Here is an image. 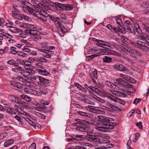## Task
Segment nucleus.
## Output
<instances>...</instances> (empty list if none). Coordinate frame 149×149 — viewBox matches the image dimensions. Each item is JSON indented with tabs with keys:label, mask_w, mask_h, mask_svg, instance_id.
I'll return each mask as SVG.
<instances>
[{
	"label": "nucleus",
	"mask_w": 149,
	"mask_h": 149,
	"mask_svg": "<svg viewBox=\"0 0 149 149\" xmlns=\"http://www.w3.org/2000/svg\"><path fill=\"white\" fill-rule=\"evenodd\" d=\"M97 118L99 121L104 123L99 125V126L96 127V129L97 130L107 132L114 128L115 123L111 122L114 120L113 119L102 116H98Z\"/></svg>",
	"instance_id": "f257e3e1"
},
{
	"label": "nucleus",
	"mask_w": 149,
	"mask_h": 149,
	"mask_svg": "<svg viewBox=\"0 0 149 149\" xmlns=\"http://www.w3.org/2000/svg\"><path fill=\"white\" fill-rule=\"evenodd\" d=\"M22 8L25 13L27 14H31L37 17L44 22L47 21L46 17L49 16H49H51L50 15L48 14L45 11L40 9L38 10V11H37L26 6H24Z\"/></svg>",
	"instance_id": "f03ea898"
},
{
	"label": "nucleus",
	"mask_w": 149,
	"mask_h": 149,
	"mask_svg": "<svg viewBox=\"0 0 149 149\" xmlns=\"http://www.w3.org/2000/svg\"><path fill=\"white\" fill-rule=\"evenodd\" d=\"M139 40L136 42L134 43V47L143 51L147 52L149 48V36L145 34L142 36H139L138 38Z\"/></svg>",
	"instance_id": "7ed1b4c3"
},
{
	"label": "nucleus",
	"mask_w": 149,
	"mask_h": 149,
	"mask_svg": "<svg viewBox=\"0 0 149 149\" xmlns=\"http://www.w3.org/2000/svg\"><path fill=\"white\" fill-rule=\"evenodd\" d=\"M76 129L80 131L87 132V136H86V139L88 141L94 142L101 143L100 139L93 135V131H88L87 128L85 126L77 127Z\"/></svg>",
	"instance_id": "20e7f679"
},
{
	"label": "nucleus",
	"mask_w": 149,
	"mask_h": 149,
	"mask_svg": "<svg viewBox=\"0 0 149 149\" xmlns=\"http://www.w3.org/2000/svg\"><path fill=\"white\" fill-rule=\"evenodd\" d=\"M12 70L15 72H17L19 71H22L21 72V74L24 77H28L30 74L31 72L29 71H27L24 70V68L22 66H19L18 63L15 65L14 68L12 69Z\"/></svg>",
	"instance_id": "39448f33"
},
{
	"label": "nucleus",
	"mask_w": 149,
	"mask_h": 149,
	"mask_svg": "<svg viewBox=\"0 0 149 149\" xmlns=\"http://www.w3.org/2000/svg\"><path fill=\"white\" fill-rule=\"evenodd\" d=\"M96 54L97 55V56L104 54L114 55L118 56L120 55L119 53L107 48L101 49L99 52L96 53Z\"/></svg>",
	"instance_id": "423d86ee"
},
{
	"label": "nucleus",
	"mask_w": 149,
	"mask_h": 149,
	"mask_svg": "<svg viewBox=\"0 0 149 149\" xmlns=\"http://www.w3.org/2000/svg\"><path fill=\"white\" fill-rule=\"evenodd\" d=\"M35 65H36L35 68L36 70L41 75L46 76L49 74V73L46 70L42 67V63L37 62L35 63Z\"/></svg>",
	"instance_id": "0eeeda50"
},
{
	"label": "nucleus",
	"mask_w": 149,
	"mask_h": 149,
	"mask_svg": "<svg viewBox=\"0 0 149 149\" xmlns=\"http://www.w3.org/2000/svg\"><path fill=\"white\" fill-rule=\"evenodd\" d=\"M8 98L9 100L13 104L16 103L21 104L23 106H26V102L22 101L19 98H18L13 95H10L8 96Z\"/></svg>",
	"instance_id": "6e6552de"
},
{
	"label": "nucleus",
	"mask_w": 149,
	"mask_h": 149,
	"mask_svg": "<svg viewBox=\"0 0 149 149\" xmlns=\"http://www.w3.org/2000/svg\"><path fill=\"white\" fill-rule=\"evenodd\" d=\"M104 97H107L110 100L115 102H118L121 104L124 105L125 104V102L124 101L114 96L107 92H105L104 93Z\"/></svg>",
	"instance_id": "1a4fd4ad"
},
{
	"label": "nucleus",
	"mask_w": 149,
	"mask_h": 149,
	"mask_svg": "<svg viewBox=\"0 0 149 149\" xmlns=\"http://www.w3.org/2000/svg\"><path fill=\"white\" fill-rule=\"evenodd\" d=\"M58 25L57 27L59 34L61 37H63L64 35V33L67 32V29L61 24H58Z\"/></svg>",
	"instance_id": "9d476101"
},
{
	"label": "nucleus",
	"mask_w": 149,
	"mask_h": 149,
	"mask_svg": "<svg viewBox=\"0 0 149 149\" xmlns=\"http://www.w3.org/2000/svg\"><path fill=\"white\" fill-rule=\"evenodd\" d=\"M25 91L28 93L35 95L40 96L42 95L41 92L29 88H26Z\"/></svg>",
	"instance_id": "9b49d317"
},
{
	"label": "nucleus",
	"mask_w": 149,
	"mask_h": 149,
	"mask_svg": "<svg viewBox=\"0 0 149 149\" xmlns=\"http://www.w3.org/2000/svg\"><path fill=\"white\" fill-rule=\"evenodd\" d=\"M116 81L118 84L123 86L127 88H132V86L131 84L125 81L122 79L118 78L116 79Z\"/></svg>",
	"instance_id": "f8f14e48"
},
{
	"label": "nucleus",
	"mask_w": 149,
	"mask_h": 149,
	"mask_svg": "<svg viewBox=\"0 0 149 149\" xmlns=\"http://www.w3.org/2000/svg\"><path fill=\"white\" fill-rule=\"evenodd\" d=\"M85 108L86 109L93 112H95L99 113H101L102 112V111L97 109V107H94L90 105L86 106Z\"/></svg>",
	"instance_id": "ddd939ff"
},
{
	"label": "nucleus",
	"mask_w": 149,
	"mask_h": 149,
	"mask_svg": "<svg viewBox=\"0 0 149 149\" xmlns=\"http://www.w3.org/2000/svg\"><path fill=\"white\" fill-rule=\"evenodd\" d=\"M10 82L11 86L19 88H22L24 86L22 84L15 81L10 80Z\"/></svg>",
	"instance_id": "4468645a"
},
{
	"label": "nucleus",
	"mask_w": 149,
	"mask_h": 149,
	"mask_svg": "<svg viewBox=\"0 0 149 149\" xmlns=\"http://www.w3.org/2000/svg\"><path fill=\"white\" fill-rule=\"evenodd\" d=\"M17 18L19 20H21L24 19L28 22H31V21L30 18L23 14H20L18 16Z\"/></svg>",
	"instance_id": "2eb2a0df"
},
{
	"label": "nucleus",
	"mask_w": 149,
	"mask_h": 149,
	"mask_svg": "<svg viewBox=\"0 0 149 149\" xmlns=\"http://www.w3.org/2000/svg\"><path fill=\"white\" fill-rule=\"evenodd\" d=\"M24 68V70L27 71H29L32 72L31 70L32 69V66L31 64V63L28 61H26V63L23 67H22Z\"/></svg>",
	"instance_id": "dca6fc26"
},
{
	"label": "nucleus",
	"mask_w": 149,
	"mask_h": 149,
	"mask_svg": "<svg viewBox=\"0 0 149 149\" xmlns=\"http://www.w3.org/2000/svg\"><path fill=\"white\" fill-rule=\"evenodd\" d=\"M32 26H33L32 24L25 23H21L20 24L19 26L21 28L26 29H31Z\"/></svg>",
	"instance_id": "f3484780"
},
{
	"label": "nucleus",
	"mask_w": 149,
	"mask_h": 149,
	"mask_svg": "<svg viewBox=\"0 0 149 149\" xmlns=\"http://www.w3.org/2000/svg\"><path fill=\"white\" fill-rule=\"evenodd\" d=\"M114 67L115 69L119 71H124L126 70V67L121 64H116L115 65Z\"/></svg>",
	"instance_id": "a211bd4d"
},
{
	"label": "nucleus",
	"mask_w": 149,
	"mask_h": 149,
	"mask_svg": "<svg viewBox=\"0 0 149 149\" xmlns=\"http://www.w3.org/2000/svg\"><path fill=\"white\" fill-rule=\"evenodd\" d=\"M55 4L56 6V8L58 9L63 10H65L66 8V6L61 3H58L57 2L55 3Z\"/></svg>",
	"instance_id": "6ab92c4d"
},
{
	"label": "nucleus",
	"mask_w": 149,
	"mask_h": 149,
	"mask_svg": "<svg viewBox=\"0 0 149 149\" xmlns=\"http://www.w3.org/2000/svg\"><path fill=\"white\" fill-rule=\"evenodd\" d=\"M14 142V140L12 139L6 140L4 143L3 146L5 147H8L11 145Z\"/></svg>",
	"instance_id": "aec40b11"
},
{
	"label": "nucleus",
	"mask_w": 149,
	"mask_h": 149,
	"mask_svg": "<svg viewBox=\"0 0 149 149\" xmlns=\"http://www.w3.org/2000/svg\"><path fill=\"white\" fill-rule=\"evenodd\" d=\"M14 117L20 123H22L23 121V119H24V118L21 116L19 113L17 115H15Z\"/></svg>",
	"instance_id": "412c9836"
},
{
	"label": "nucleus",
	"mask_w": 149,
	"mask_h": 149,
	"mask_svg": "<svg viewBox=\"0 0 149 149\" xmlns=\"http://www.w3.org/2000/svg\"><path fill=\"white\" fill-rule=\"evenodd\" d=\"M39 79L38 80L39 83L40 82L41 83L45 84L47 83H50L51 82V81L49 80L45 79L42 77L39 76Z\"/></svg>",
	"instance_id": "4be33fe9"
},
{
	"label": "nucleus",
	"mask_w": 149,
	"mask_h": 149,
	"mask_svg": "<svg viewBox=\"0 0 149 149\" xmlns=\"http://www.w3.org/2000/svg\"><path fill=\"white\" fill-rule=\"evenodd\" d=\"M33 28V27L32 26V27L31 28V29L30 30H27L26 31V33L34 36L38 33H39V32L36 30H32V28Z\"/></svg>",
	"instance_id": "5701e85b"
},
{
	"label": "nucleus",
	"mask_w": 149,
	"mask_h": 149,
	"mask_svg": "<svg viewBox=\"0 0 149 149\" xmlns=\"http://www.w3.org/2000/svg\"><path fill=\"white\" fill-rule=\"evenodd\" d=\"M9 30L12 33H17L19 32H21V30H19L16 27H12L11 28L9 29Z\"/></svg>",
	"instance_id": "b1692460"
},
{
	"label": "nucleus",
	"mask_w": 149,
	"mask_h": 149,
	"mask_svg": "<svg viewBox=\"0 0 149 149\" xmlns=\"http://www.w3.org/2000/svg\"><path fill=\"white\" fill-rule=\"evenodd\" d=\"M20 96L22 99L27 102H29L31 100V98L27 95H21Z\"/></svg>",
	"instance_id": "393cba45"
},
{
	"label": "nucleus",
	"mask_w": 149,
	"mask_h": 149,
	"mask_svg": "<svg viewBox=\"0 0 149 149\" xmlns=\"http://www.w3.org/2000/svg\"><path fill=\"white\" fill-rule=\"evenodd\" d=\"M89 88L92 91H93L95 93H96L98 95H100V91L97 88H95L93 86H90L89 87Z\"/></svg>",
	"instance_id": "a878e982"
},
{
	"label": "nucleus",
	"mask_w": 149,
	"mask_h": 149,
	"mask_svg": "<svg viewBox=\"0 0 149 149\" xmlns=\"http://www.w3.org/2000/svg\"><path fill=\"white\" fill-rule=\"evenodd\" d=\"M37 8H38V9H37V11H38V10H39V9H40V10H42L45 11V10L43 9L42 8H45L46 10H49V11H51V10H49V8L47 7H46V8L45 7H44V6L43 4H42L39 3L37 5Z\"/></svg>",
	"instance_id": "bb28decb"
},
{
	"label": "nucleus",
	"mask_w": 149,
	"mask_h": 149,
	"mask_svg": "<svg viewBox=\"0 0 149 149\" xmlns=\"http://www.w3.org/2000/svg\"><path fill=\"white\" fill-rule=\"evenodd\" d=\"M33 40L35 41H37L42 39V36L40 35V33H38L33 36Z\"/></svg>",
	"instance_id": "cd10ccee"
},
{
	"label": "nucleus",
	"mask_w": 149,
	"mask_h": 149,
	"mask_svg": "<svg viewBox=\"0 0 149 149\" xmlns=\"http://www.w3.org/2000/svg\"><path fill=\"white\" fill-rule=\"evenodd\" d=\"M10 51L8 52L9 54L11 53L15 55L17 54V49L15 47H10Z\"/></svg>",
	"instance_id": "c85d7f7f"
},
{
	"label": "nucleus",
	"mask_w": 149,
	"mask_h": 149,
	"mask_svg": "<svg viewBox=\"0 0 149 149\" xmlns=\"http://www.w3.org/2000/svg\"><path fill=\"white\" fill-rule=\"evenodd\" d=\"M105 84L107 86L113 89H114L115 88H116V86L114 84L110 82L109 81H106Z\"/></svg>",
	"instance_id": "c756f323"
},
{
	"label": "nucleus",
	"mask_w": 149,
	"mask_h": 149,
	"mask_svg": "<svg viewBox=\"0 0 149 149\" xmlns=\"http://www.w3.org/2000/svg\"><path fill=\"white\" fill-rule=\"evenodd\" d=\"M122 38L123 40H124L126 42L132 45L134 47L133 44L135 43V42H133L130 40L128 39L127 38H126L124 36H122Z\"/></svg>",
	"instance_id": "7c9ffc66"
},
{
	"label": "nucleus",
	"mask_w": 149,
	"mask_h": 149,
	"mask_svg": "<svg viewBox=\"0 0 149 149\" xmlns=\"http://www.w3.org/2000/svg\"><path fill=\"white\" fill-rule=\"evenodd\" d=\"M141 54L139 52L134 50V52H133V54H132V56L134 58L137 56H141Z\"/></svg>",
	"instance_id": "2f4dec72"
},
{
	"label": "nucleus",
	"mask_w": 149,
	"mask_h": 149,
	"mask_svg": "<svg viewBox=\"0 0 149 149\" xmlns=\"http://www.w3.org/2000/svg\"><path fill=\"white\" fill-rule=\"evenodd\" d=\"M103 61L106 63H109L112 61V58L107 56H105L103 58Z\"/></svg>",
	"instance_id": "473e14b6"
},
{
	"label": "nucleus",
	"mask_w": 149,
	"mask_h": 149,
	"mask_svg": "<svg viewBox=\"0 0 149 149\" xmlns=\"http://www.w3.org/2000/svg\"><path fill=\"white\" fill-rule=\"evenodd\" d=\"M75 120L76 122L78 124H79V125H81L80 126H79L78 127L81 126L83 127V126H85L84 125V123L82 120L78 119H75Z\"/></svg>",
	"instance_id": "72a5a7b5"
},
{
	"label": "nucleus",
	"mask_w": 149,
	"mask_h": 149,
	"mask_svg": "<svg viewBox=\"0 0 149 149\" xmlns=\"http://www.w3.org/2000/svg\"><path fill=\"white\" fill-rule=\"evenodd\" d=\"M77 140L79 141H84L85 139V136H84L76 135L75 136Z\"/></svg>",
	"instance_id": "f704fd0d"
},
{
	"label": "nucleus",
	"mask_w": 149,
	"mask_h": 149,
	"mask_svg": "<svg viewBox=\"0 0 149 149\" xmlns=\"http://www.w3.org/2000/svg\"><path fill=\"white\" fill-rule=\"evenodd\" d=\"M17 111L18 112V113H20L22 115L26 116L27 115L26 112L23 111L22 109L19 107L17 109Z\"/></svg>",
	"instance_id": "c9c22d12"
},
{
	"label": "nucleus",
	"mask_w": 149,
	"mask_h": 149,
	"mask_svg": "<svg viewBox=\"0 0 149 149\" xmlns=\"http://www.w3.org/2000/svg\"><path fill=\"white\" fill-rule=\"evenodd\" d=\"M119 31L118 32V34L120 36V33H126V30L125 28L123 27H121V28H119L118 29ZM122 36H121L122 37Z\"/></svg>",
	"instance_id": "e433bc0d"
},
{
	"label": "nucleus",
	"mask_w": 149,
	"mask_h": 149,
	"mask_svg": "<svg viewBox=\"0 0 149 149\" xmlns=\"http://www.w3.org/2000/svg\"><path fill=\"white\" fill-rule=\"evenodd\" d=\"M37 62H40L42 63H46L47 62V60L45 58H38L37 61Z\"/></svg>",
	"instance_id": "4c0bfd02"
},
{
	"label": "nucleus",
	"mask_w": 149,
	"mask_h": 149,
	"mask_svg": "<svg viewBox=\"0 0 149 149\" xmlns=\"http://www.w3.org/2000/svg\"><path fill=\"white\" fill-rule=\"evenodd\" d=\"M39 76H32L31 77V78L33 80H36V82L38 84H39V81H38Z\"/></svg>",
	"instance_id": "58836bf2"
},
{
	"label": "nucleus",
	"mask_w": 149,
	"mask_h": 149,
	"mask_svg": "<svg viewBox=\"0 0 149 149\" xmlns=\"http://www.w3.org/2000/svg\"><path fill=\"white\" fill-rule=\"evenodd\" d=\"M77 113L78 114L80 115H81V116H86L88 117L89 116V114L86 112L79 111H78Z\"/></svg>",
	"instance_id": "ea45409f"
},
{
	"label": "nucleus",
	"mask_w": 149,
	"mask_h": 149,
	"mask_svg": "<svg viewBox=\"0 0 149 149\" xmlns=\"http://www.w3.org/2000/svg\"><path fill=\"white\" fill-rule=\"evenodd\" d=\"M8 133L7 132H4L0 134V140L3 139L6 137L8 135Z\"/></svg>",
	"instance_id": "a19ab883"
},
{
	"label": "nucleus",
	"mask_w": 149,
	"mask_h": 149,
	"mask_svg": "<svg viewBox=\"0 0 149 149\" xmlns=\"http://www.w3.org/2000/svg\"><path fill=\"white\" fill-rule=\"evenodd\" d=\"M129 78H128L127 81L133 84L135 83L136 82L134 78L129 76Z\"/></svg>",
	"instance_id": "79ce46f5"
},
{
	"label": "nucleus",
	"mask_w": 149,
	"mask_h": 149,
	"mask_svg": "<svg viewBox=\"0 0 149 149\" xmlns=\"http://www.w3.org/2000/svg\"><path fill=\"white\" fill-rule=\"evenodd\" d=\"M104 45L107 46L109 47H111V46H113L114 47H115V44L113 43L112 42L111 43H110L106 41V42L105 43Z\"/></svg>",
	"instance_id": "37998d69"
},
{
	"label": "nucleus",
	"mask_w": 149,
	"mask_h": 149,
	"mask_svg": "<svg viewBox=\"0 0 149 149\" xmlns=\"http://www.w3.org/2000/svg\"><path fill=\"white\" fill-rule=\"evenodd\" d=\"M3 36L5 37H6L8 39H12L13 38V36L11 35L10 34L6 33L3 34Z\"/></svg>",
	"instance_id": "c03bdc74"
},
{
	"label": "nucleus",
	"mask_w": 149,
	"mask_h": 149,
	"mask_svg": "<svg viewBox=\"0 0 149 149\" xmlns=\"http://www.w3.org/2000/svg\"><path fill=\"white\" fill-rule=\"evenodd\" d=\"M17 54V55L22 57H25L26 55V53L21 51L18 52Z\"/></svg>",
	"instance_id": "a18cd8bd"
},
{
	"label": "nucleus",
	"mask_w": 149,
	"mask_h": 149,
	"mask_svg": "<svg viewBox=\"0 0 149 149\" xmlns=\"http://www.w3.org/2000/svg\"><path fill=\"white\" fill-rule=\"evenodd\" d=\"M111 107L112 112L114 111H119L120 109L112 105H111Z\"/></svg>",
	"instance_id": "49530a36"
},
{
	"label": "nucleus",
	"mask_w": 149,
	"mask_h": 149,
	"mask_svg": "<svg viewBox=\"0 0 149 149\" xmlns=\"http://www.w3.org/2000/svg\"><path fill=\"white\" fill-rule=\"evenodd\" d=\"M7 111L8 113L11 114H14L15 113L14 109L10 107L7 109Z\"/></svg>",
	"instance_id": "de8ad7c7"
},
{
	"label": "nucleus",
	"mask_w": 149,
	"mask_h": 149,
	"mask_svg": "<svg viewBox=\"0 0 149 149\" xmlns=\"http://www.w3.org/2000/svg\"><path fill=\"white\" fill-rule=\"evenodd\" d=\"M120 76L127 81L128 79V78H129L128 76L122 73H121L120 74Z\"/></svg>",
	"instance_id": "09e8293b"
},
{
	"label": "nucleus",
	"mask_w": 149,
	"mask_h": 149,
	"mask_svg": "<svg viewBox=\"0 0 149 149\" xmlns=\"http://www.w3.org/2000/svg\"><path fill=\"white\" fill-rule=\"evenodd\" d=\"M29 123L30 125L33 127L35 129L37 127H38L36 124L31 120H29Z\"/></svg>",
	"instance_id": "8fccbe9b"
},
{
	"label": "nucleus",
	"mask_w": 149,
	"mask_h": 149,
	"mask_svg": "<svg viewBox=\"0 0 149 149\" xmlns=\"http://www.w3.org/2000/svg\"><path fill=\"white\" fill-rule=\"evenodd\" d=\"M47 43L46 42L41 43L40 45V47L45 48L47 47Z\"/></svg>",
	"instance_id": "3c124183"
},
{
	"label": "nucleus",
	"mask_w": 149,
	"mask_h": 149,
	"mask_svg": "<svg viewBox=\"0 0 149 149\" xmlns=\"http://www.w3.org/2000/svg\"><path fill=\"white\" fill-rule=\"evenodd\" d=\"M93 74L94 78L95 79H97V71L96 69H95L93 71Z\"/></svg>",
	"instance_id": "603ef678"
},
{
	"label": "nucleus",
	"mask_w": 149,
	"mask_h": 149,
	"mask_svg": "<svg viewBox=\"0 0 149 149\" xmlns=\"http://www.w3.org/2000/svg\"><path fill=\"white\" fill-rule=\"evenodd\" d=\"M116 22L117 24L120 26H122L123 23L120 19L118 18H117L116 19Z\"/></svg>",
	"instance_id": "864d4df0"
},
{
	"label": "nucleus",
	"mask_w": 149,
	"mask_h": 149,
	"mask_svg": "<svg viewBox=\"0 0 149 149\" xmlns=\"http://www.w3.org/2000/svg\"><path fill=\"white\" fill-rule=\"evenodd\" d=\"M127 52L130 54L131 56H132V54H133V52H134V49H131L130 48H128L127 49Z\"/></svg>",
	"instance_id": "5fc2aeb1"
},
{
	"label": "nucleus",
	"mask_w": 149,
	"mask_h": 149,
	"mask_svg": "<svg viewBox=\"0 0 149 149\" xmlns=\"http://www.w3.org/2000/svg\"><path fill=\"white\" fill-rule=\"evenodd\" d=\"M36 145L35 143H32L31 145L29 147L28 149H36Z\"/></svg>",
	"instance_id": "6e6d98bb"
},
{
	"label": "nucleus",
	"mask_w": 149,
	"mask_h": 149,
	"mask_svg": "<svg viewBox=\"0 0 149 149\" xmlns=\"http://www.w3.org/2000/svg\"><path fill=\"white\" fill-rule=\"evenodd\" d=\"M108 139H102V140L100 139L101 143H109L110 142V141L108 140Z\"/></svg>",
	"instance_id": "4d7b16f0"
},
{
	"label": "nucleus",
	"mask_w": 149,
	"mask_h": 149,
	"mask_svg": "<svg viewBox=\"0 0 149 149\" xmlns=\"http://www.w3.org/2000/svg\"><path fill=\"white\" fill-rule=\"evenodd\" d=\"M5 25L7 27H9L10 28H11V27H13V24L10 22H8V23H6V24H5Z\"/></svg>",
	"instance_id": "13d9d810"
},
{
	"label": "nucleus",
	"mask_w": 149,
	"mask_h": 149,
	"mask_svg": "<svg viewBox=\"0 0 149 149\" xmlns=\"http://www.w3.org/2000/svg\"><path fill=\"white\" fill-rule=\"evenodd\" d=\"M66 6V8H65V10H70L73 8V6L70 5H68Z\"/></svg>",
	"instance_id": "bf43d9fd"
},
{
	"label": "nucleus",
	"mask_w": 149,
	"mask_h": 149,
	"mask_svg": "<svg viewBox=\"0 0 149 149\" xmlns=\"http://www.w3.org/2000/svg\"><path fill=\"white\" fill-rule=\"evenodd\" d=\"M5 22V20L3 18H1L0 19V26H3L4 23Z\"/></svg>",
	"instance_id": "052dcab7"
},
{
	"label": "nucleus",
	"mask_w": 149,
	"mask_h": 149,
	"mask_svg": "<svg viewBox=\"0 0 149 149\" xmlns=\"http://www.w3.org/2000/svg\"><path fill=\"white\" fill-rule=\"evenodd\" d=\"M119 30L116 27H113L112 28V30L111 31L113 32L118 33V32Z\"/></svg>",
	"instance_id": "680f3d73"
},
{
	"label": "nucleus",
	"mask_w": 149,
	"mask_h": 149,
	"mask_svg": "<svg viewBox=\"0 0 149 149\" xmlns=\"http://www.w3.org/2000/svg\"><path fill=\"white\" fill-rule=\"evenodd\" d=\"M113 94L118 96H120V92H119L118 91H113L112 92Z\"/></svg>",
	"instance_id": "e2e57ef3"
},
{
	"label": "nucleus",
	"mask_w": 149,
	"mask_h": 149,
	"mask_svg": "<svg viewBox=\"0 0 149 149\" xmlns=\"http://www.w3.org/2000/svg\"><path fill=\"white\" fill-rule=\"evenodd\" d=\"M101 137L103 139H109L110 138V137L106 135H102L101 136Z\"/></svg>",
	"instance_id": "0e129e2a"
},
{
	"label": "nucleus",
	"mask_w": 149,
	"mask_h": 149,
	"mask_svg": "<svg viewBox=\"0 0 149 149\" xmlns=\"http://www.w3.org/2000/svg\"><path fill=\"white\" fill-rule=\"evenodd\" d=\"M141 101V99L139 98L136 99L133 102V103L135 104H137Z\"/></svg>",
	"instance_id": "69168bd1"
},
{
	"label": "nucleus",
	"mask_w": 149,
	"mask_h": 149,
	"mask_svg": "<svg viewBox=\"0 0 149 149\" xmlns=\"http://www.w3.org/2000/svg\"><path fill=\"white\" fill-rule=\"evenodd\" d=\"M7 63L10 65H13L14 64H15V61L13 60H10L9 61H8Z\"/></svg>",
	"instance_id": "338daca9"
},
{
	"label": "nucleus",
	"mask_w": 149,
	"mask_h": 149,
	"mask_svg": "<svg viewBox=\"0 0 149 149\" xmlns=\"http://www.w3.org/2000/svg\"><path fill=\"white\" fill-rule=\"evenodd\" d=\"M142 123L141 122H139L136 124V125L138 126L139 129H142Z\"/></svg>",
	"instance_id": "774afa93"
}]
</instances>
